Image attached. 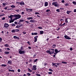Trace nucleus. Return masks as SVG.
<instances>
[{"label":"nucleus","mask_w":76,"mask_h":76,"mask_svg":"<svg viewBox=\"0 0 76 76\" xmlns=\"http://www.w3.org/2000/svg\"><path fill=\"white\" fill-rule=\"evenodd\" d=\"M31 35H38V33H31Z\"/></svg>","instance_id":"obj_9"},{"label":"nucleus","mask_w":76,"mask_h":76,"mask_svg":"<svg viewBox=\"0 0 76 76\" xmlns=\"http://www.w3.org/2000/svg\"><path fill=\"white\" fill-rule=\"evenodd\" d=\"M25 22L27 23H29V22L28 21H26Z\"/></svg>","instance_id":"obj_59"},{"label":"nucleus","mask_w":76,"mask_h":76,"mask_svg":"<svg viewBox=\"0 0 76 76\" xmlns=\"http://www.w3.org/2000/svg\"><path fill=\"white\" fill-rule=\"evenodd\" d=\"M18 3H19L20 5H24L25 4V3H24L23 2H19Z\"/></svg>","instance_id":"obj_8"},{"label":"nucleus","mask_w":76,"mask_h":76,"mask_svg":"<svg viewBox=\"0 0 76 76\" xmlns=\"http://www.w3.org/2000/svg\"><path fill=\"white\" fill-rule=\"evenodd\" d=\"M38 60V59H37L34 61V62H36Z\"/></svg>","instance_id":"obj_45"},{"label":"nucleus","mask_w":76,"mask_h":76,"mask_svg":"<svg viewBox=\"0 0 76 76\" xmlns=\"http://www.w3.org/2000/svg\"><path fill=\"white\" fill-rule=\"evenodd\" d=\"M64 38H66V39H71V38H70V37H69V36L65 35L64 36Z\"/></svg>","instance_id":"obj_5"},{"label":"nucleus","mask_w":76,"mask_h":76,"mask_svg":"<svg viewBox=\"0 0 76 76\" xmlns=\"http://www.w3.org/2000/svg\"><path fill=\"white\" fill-rule=\"evenodd\" d=\"M21 50H23V47H22L21 48Z\"/></svg>","instance_id":"obj_33"},{"label":"nucleus","mask_w":76,"mask_h":76,"mask_svg":"<svg viewBox=\"0 0 76 76\" xmlns=\"http://www.w3.org/2000/svg\"><path fill=\"white\" fill-rule=\"evenodd\" d=\"M12 32H15V30H12Z\"/></svg>","instance_id":"obj_31"},{"label":"nucleus","mask_w":76,"mask_h":76,"mask_svg":"<svg viewBox=\"0 0 76 76\" xmlns=\"http://www.w3.org/2000/svg\"><path fill=\"white\" fill-rule=\"evenodd\" d=\"M36 75L37 76H41V75H40V74H38V75L37 74Z\"/></svg>","instance_id":"obj_48"},{"label":"nucleus","mask_w":76,"mask_h":76,"mask_svg":"<svg viewBox=\"0 0 76 76\" xmlns=\"http://www.w3.org/2000/svg\"><path fill=\"white\" fill-rule=\"evenodd\" d=\"M13 17L15 18H15V20H17V19H20V18L21 17V16L19 14L17 15H13Z\"/></svg>","instance_id":"obj_1"},{"label":"nucleus","mask_w":76,"mask_h":76,"mask_svg":"<svg viewBox=\"0 0 76 76\" xmlns=\"http://www.w3.org/2000/svg\"><path fill=\"white\" fill-rule=\"evenodd\" d=\"M59 26H63V24H62V23H61V24H60Z\"/></svg>","instance_id":"obj_53"},{"label":"nucleus","mask_w":76,"mask_h":76,"mask_svg":"<svg viewBox=\"0 0 76 76\" xmlns=\"http://www.w3.org/2000/svg\"><path fill=\"white\" fill-rule=\"evenodd\" d=\"M18 72H20V70L19 69H18Z\"/></svg>","instance_id":"obj_52"},{"label":"nucleus","mask_w":76,"mask_h":76,"mask_svg":"<svg viewBox=\"0 0 76 76\" xmlns=\"http://www.w3.org/2000/svg\"><path fill=\"white\" fill-rule=\"evenodd\" d=\"M24 21V20H20L19 22H23Z\"/></svg>","instance_id":"obj_21"},{"label":"nucleus","mask_w":76,"mask_h":76,"mask_svg":"<svg viewBox=\"0 0 76 76\" xmlns=\"http://www.w3.org/2000/svg\"><path fill=\"white\" fill-rule=\"evenodd\" d=\"M8 64H11V61H9L8 62Z\"/></svg>","instance_id":"obj_24"},{"label":"nucleus","mask_w":76,"mask_h":76,"mask_svg":"<svg viewBox=\"0 0 76 76\" xmlns=\"http://www.w3.org/2000/svg\"><path fill=\"white\" fill-rule=\"evenodd\" d=\"M54 66H55V67H58V66H57V65H56V64L54 65Z\"/></svg>","instance_id":"obj_55"},{"label":"nucleus","mask_w":76,"mask_h":76,"mask_svg":"<svg viewBox=\"0 0 76 76\" xmlns=\"http://www.w3.org/2000/svg\"><path fill=\"white\" fill-rule=\"evenodd\" d=\"M55 6L56 7H58V4L57 3L55 5Z\"/></svg>","instance_id":"obj_22"},{"label":"nucleus","mask_w":76,"mask_h":76,"mask_svg":"<svg viewBox=\"0 0 76 76\" xmlns=\"http://www.w3.org/2000/svg\"><path fill=\"white\" fill-rule=\"evenodd\" d=\"M5 47H9V45H8V44H6L4 45Z\"/></svg>","instance_id":"obj_15"},{"label":"nucleus","mask_w":76,"mask_h":76,"mask_svg":"<svg viewBox=\"0 0 76 76\" xmlns=\"http://www.w3.org/2000/svg\"><path fill=\"white\" fill-rule=\"evenodd\" d=\"M45 6H48V2H45Z\"/></svg>","instance_id":"obj_11"},{"label":"nucleus","mask_w":76,"mask_h":76,"mask_svg":"<svg viewBox=\"0 0 76 76\" xmlns=\"http://www.w3.org/2000/svg\"><path fill=\"white\" fill-rule=\"evenodd\" d=\"M40 34H44V32L43 31H40Z\"/></svg>","instance_id":"obj_13"},{"label":"nucleus","mask_w":76,"mask_h":76,"mask_svg":"<svg viewBox=\"0 0 76 76\" xmlns=\"http://www.w3.org/2000/svg\"><path fill=\"white\" fill-rule=\"evenodd\" d=\"M56 64V63H52V66H55Z\"/></svg>","instance_id":"obj_25"},{"label":"nucleus","mask_w":76,"mask_h":76,"mask_svg":"<svg viewBox=\"0 0 76 76\" xmlns=\"http://www.w3.org/2000/svg\"><path fill=\"white\" fill-rule=\"evenodd\" d=\"M62 63H64V64H67V62L64 61L62 62Z\"/></svg>","instance_id":"obj_27"},{"label":"nucleus","mask_w":76,"mask_h":76,"mask_svg":"<svg viewBox=\"0 0 76 76\" xmlns=\"http://www.w3.org/2000/svg\"><path fill=\"white\" fill-rule=\"evenodd\" d=\"M20 26L19 25H17L16 26V28H20Z\"/></svg>","instance_id":"obj_18"},{"label":"nucleus","mask_w":76,"mask_h":76,"mask_svg":"<svg viewBox=\"0 0 76 76\" xmlns=\"http://www.w3.org/2000/svg\"><path fill=\"white\" fill-rule=\"evenodd\" d=\"M55 46H56V45H53V48H54L55 47Z\"/></svg>","instance_id":"obj_38"},{"label":"nucleus","mask_w":76,"mask_h":76,"mask_svg":"<svg viewBox=\"0 0 76 76\" xmlns=\"http://www.w3.org/2000/svg\"><path fill=\"white\" fill-rule=\"evenodd\" d=\"M11 7H12V8H15V6L12 5L11 6Z\"/></svg>","instance_id":"obj_19"},{"label":"nucleus","mask_w":76,"mask_h":76,"mask_svg":"<svg viewBox=\"0 0 76 76\" xmlns=\"http://www.w3.org/2000/svg\"><path fill=\"white\" fill-rule=\"evenodd\" d=\"M13 37H14V38H15H15H16V39L17 38V37H16V36H14Z\"/></svg>","instance_id":"obj_43"},{"label":"nucleus","mask_w":76,"mask_h":76,"mask_svg":"<svg viewBox=\"0 0 76 76\" xmlns=\"http://www.w3.org/2000/svg\"><path fill=\"white\" fill-rule=\"evenodd\" d=\"M27 75L28 76H30L31 75V74H30L29 73H27Z\"/></svg>","instance_id":"obj_30"},{"label":"nucleus","mask_w":76,"mask_h":76,"mask_svg":"<svg viewBox=\"0 0 76 76\" xmlns=\"http://www.w3.org/2000/svg\"><path fill=\"white\" fill-rule=\"evenodd\" d=\"M24 13H24V12H21V14L22 15H24Z\"/></svg>","instance_id":"obj_46"},{"label":"nucleus","mask_w":76,"mask_h":76,"mask_svg":"<svg viewBox=\"0 0 76 76\" xmlns=\"http://www.w3.org/2000/svg\"><path fill=\"white\" fill-rule=\"evenodd\" d=\"M72 3H73V4H75V5H76V2H73Z\"/></svg>","instance_id":"obj_32"},{"label":"nucleus","mask_w":76,"mask_h":76,"mask_svg":"<svg viewBox=\"0 0 76 76\" xmlns=\"http://www.w3.org/2000/svg\"><path fill=\"white\" fill-rule=\"evenodd\" d=\"M23 34H26V32H23Z\"/></svg>","instance_id":"obj_61"},{"label":"nucleus","mask_w":76,"mask_h":76,"mask_svg":"<svg viewBox=\"0 0 76 76\" xmlns=\"http://www.w3.org/2000/svg\"><path fill=\"white\" fill-rule=\"evenodd\" d=\"M50 10H46V12H50Z\"/></svg>","instance_id":"obj_37"},{"label":"nucleus","mask_w":76,"mask_h":76,"mask_svg":"<svg viewBox=\"0 0 76 76\" xmlns=\"http://www.w3.org/2000/svg\"><path fill=\"white\" fill-rule=\"evenodd\" d=\"M61 2L62 3H64V0H62Z\"/></svg>","instance_id":"obj_56"},{"label":"nucleus","mask_w":76,"mask_h":76,"mask_svg":"<svg viewBox=\"0 0 76 76\" xmlns=\"http://www.w3.org/2000/svg\"><path fill=\"white\" fill-rule=\"evenodd\" d=\"M26 11H28L29 10V9H26Z\"/></svg>","instance_id":"obj_63"},{"label":"nucleus","mask_w":76,"mask_h":76,"mask_svg":"<svg viewBox=\"0 0 76 76\" xmlns=\"http://www.w3.org/2000/svg\"><path fill=\"white\" fill-rule=\"evenodd\" d=\"M35 13L36 15H39V12H35Z\"/></svg>","instance_id":"obj_29"},{"label":"nucleus","mask_w":76,"mask_h":76,"mask_svg":"<svg viewBox=\"0 0 76 76\" xmlns=\"http://www.w3.org/2000/svg\"><path fill=\"white\" fill-rule=\"evenodd\" d=\"M5 19V17H3L2 18V20H4Z\"/></svg>","instance_id":"obj_51"},{"label":"nucleus","mask_w":76,"mask_h":76,"mask_svg":"<svg viewBox=\"0 0 76 76\" xmlns=\"http://www.w3.org/2000/svg\"><path fill=\"white\" fill-rule=\"evenodd\" d=\"M5 53L6 54H9V52L6 51L5 52Z\"/></svg>","instance_id":"obj_16"},{"label":"nucleus","mask_w":76,"mask_h":76,"mask_svg":"<svg viewBox=\"0 0 76 76\" xmlns=\"http://www.w3.org/2000/svg\"><path fill=\"white\" fill-rule=\"evenodd\" d=\"M65 5L66 6H68V5H69V4H65Z\"/></svg>","instance_id":"obj_50"},{"label":"nucleus","mask_w":76,"mask_h":76,"mask_svg":"<svg viewBox=\"0 0 76 76\" xmlns=\"http://www.w3.org/2000/svg\"><path fill=\"white\" fill-rule=\"evenodd\" d=\"M37 39H35L34 42H37Z\"/></svg>","instance_id":"obj_54"},{"label":"nucleus","mask_w":76,"mask_h":76,"mask_svg":"<svg viewBox=\"0 0 76 76\" xmlns=\"http://www.w3.org/2000/svg\"><path fill=\"white\" fill-rule=\"evenodd\" d=\"M33 19V18H32V17H29V18H27L28 20H30V19Z\"/></svg>","instance_id":"obj_12"},{"label":"nucleus","mask_w":76,"mask_h":76,"mask_svg":"<svg viewBox=\"0 0 76 76\" xmlns=\"http://www.w3.org/2000/svg\"><path fill=\"white\" fill-rule=\"evenodd\" d=\"M1 66L2 67H6V66H7L6 65H4V64H2L1 65Z\"/></svg>","instance_id":"obj_17"},{"label":"nucleus","mask_w":76,"mask_h":76,"mask_svg":"<svg viewBox=\"0 0 76 76\" xmlns=\"http://www.w3.org/2000/svg\"><path fill=\"white\" fill-rule=\"evenodd\" d=\"M34 20H30V22H31V23H33V22H34Z\"/></svg>","instance_id":"obj_41"},{"label":"nucleus","mask_w":76,"mask_h":76,"mask_svg":"<svg viewBox=\"0 0 76 76\" xmlns=\"http://www.w3.org/2000/svg\"><path fill=\"white\" fill-rule=\"evenodd\" d=\"M28 48H29V49H31V47H28Z\"/></svg>","instance_id":"obj_62"},{"label":"nucleus","mask_w":76,"mask_h":76,"mask_svg":"<svg viewBox=\"0 0 76 76\" xmlns=\"http://www.w3.org/2000/svg\"><path fill=\"white\" fill-rule=\"evenodd\" d=\"M37 38H38V36H36L34 37V38L35 39H37Z\"/></svg>","instance_id":"obj_23"},{"label":"nucleus","mask_w":76,"mask_h":76,"mask_svg":"<svg viewBox=\"0 0 76 76\" xmlns=\"http://www.w3.org/2000/svg\"><path fill=\"white\" fill-rule=\"evenodd\" d=\"M36 67V66L34 65L33 66V68L32 69V70H36V69H37Z\"/></svg>","instance_id":"obj_6"},{"label":"nucleus","mask_w":76,"mask_h":76,"mask_svg":"<svg viewBox=\"0 0 76 76\" xmlns=\"http://www.w3.org/2000/svg\"><path fill=\"white\" fill-rule=\"evenodd\" d=\"M57 3V2H53L52 5H54L55 6Z\"/></svg>","instance_id":"obj_10"},{"label":"nucleus","mask_w":76,"mask_h":76,"mask_svg":"<svg viewBox=\"0 0 76 76\" xmlns=\"http://www.w3.org/2000/svg\"><path fill=\"white\" fill-rule=\"evenodd\" d=\"M49 70V71H51V72H53V70L51 69H50Z\"/></svg>","instance_id":"obj_42"},{"label":"nucleus","mask_w":76,"mask_h":76,"mask_svg":"<svg viewBox=\"0 0 76 76\" xmlns=\"http://www.w3.org/2000/svg\"><path fill=\"white\" fill-rule=\"evenodd\" d=\"M65 24H66V23H64L63 24H62L63 26L64 25H65Z\"/></svg>","instance_id":"obj_57"},{"label":"nucleus","mask_w":76,"mask_h":76,"mask_svg":"<svg viewBox=\"0 0 76 76\" xmlns=\"http://www.w3.org/2000/svg\"><path fill=\"white\" fill-rule=\"evenodd\" d=\"M19 52L20 54H23L25 53V51H22L20 49L19 50Z\"/></svg>","instance_id":"obj_2"},{"label":"nucleus","mask_w":76,"mask_h":76,"mask_svg":"<svg viewBox=\"0 0 76 76\" xmlns=\"http://www.w3.org/2000/svg\"><path fill=\"white\" fill-rule=\"evenodd\" d=\"M46 52L49 53L50 54H53L54 53V51H50L49 50H47L46 51Z\"/></svg>","instance_id":"obj_4"},{"label":"nucleus","mask_w":76,"mask_h":76,"mask_svg":"<svg viewBox=\"0 0 76 76\" xmlns=\"http://www.w3.org/2000/svg\"><path fill=\"white\" fill-rule=\"evenodd\" d=\"M74 12H76V9H75L74 10Z\"/></svg>","instance_id":"obj_60"},{"label":"nucleus","mask_w":76,"mask_h":76,"mask_svg":"<svg viewBox=\"0 0 76 76\" xmlns=\"http://www.w3.org/2000/svg\"><path fill=\"white\" fill-rule=\"evenodd\" d=\"M72 50H73V49H72V48H70V50H71V51H72Z\"/></svg>","instance_id":"obj_58"},{"label":"nucleus","mask_w":76,"mask_h":76,"mask_svg":"<svg viewBox=\"0 0 76 76\" xmlns=\"http://www.w3.org/2000/svg\"><path fill=\"white\" fill-rule=\"evenodd\" d=\"M38 28H39V29H42V27H38Z\"/></svg>","instance_id":"obj_26"},{"label":"nucleus","mask_w":76,"mask_h":76,"mask_svg":"<svg viewBox=\"0 0 76 76\" xmlns=\"http://www.w3.org/2000/svg\"><path fill=\"white\" fill-rule=\"evenodd\" d=\"M12 26H15L16 25H15V24L13 23V24H12Z\"/></svg>","instance_id":"obj_44"},{"label":"nucleus","mask_w":76,"mask_h":76,"mask_svg":"<svg viewBox=\"0 0 76 76\" xmlns=\"http://www.w3.org/2000/svg\"><path fill=\"white\" fill-rule=\"evenodd\" d=\"M28 70L30 72H32V70H31L29 69H28Z\"/></svg>","instance_id":"obj_20"},{"label":"nucleus","mask_w":76,"mask_h":76,"mask_svg":"<svg viewBox=\"0 0 76 76\" xmlns=\"http://www.w3.org/2000/svg\"><path fill=\"white\" fill-rule=\"evenodd\" d=\"M8 26H9V24H7V23L5 24L4 27H5V28H8Z\"/></svg>","instance_id":"obj_7"},{"label":"nucleus","mask_w":76,"mask_h":76,"mask_svg":"<svg viewBox=\"0 0 76 76\" xmlns=\"http://www.w3.org/2000/svg\"><path fill=\"white\" fill-rule=\"evenodd\" d=\"M15 31L16 32H18V31H19V30L18 29H16L15 30Z\"/></svg>","instance_id":"obj_28"},{"label":"nucleus","mask_w":76,"mask_h":76,"mask_svg":"<svg viewBox=\"0 0 76 76\" xmlns=\"http://www.w3.org/2000/svg\"><path fill=\"white\" fill-rule=\"evenodd\" d=\"M48 73L49 74V75H51V74H52V72H48Z\"/></svg>","instance_id":"obj_39"},{"label":"nucleus","mask_w":76,"mask_h":76,"mask_svg":"<svg viewBox=\"0 0 76 76\" xmlns=\"http://www.w3.org/2000/svg\"><path fill=\"white\" fill-rule=\"evenodd\" d=\"M9 72H14V71L13 70H9Z\"/></svg>","instance_id":"obj_36"},{"label":"nucleus","mask_w":76,"mask_h":76,"mask_svg":"<svg viewBox=\"0 0 76 76\" xmlns=\"http://www.w3.org/2000/svg\"><path fill=\"white\" fill-rule=\"evenodd\" d=\"M56 11L58 12H60V10L59 9L56 10Z\"/></svg>","instance_id":"obj_35"},{"label":"nucleus","mask_w":76,"mask_h":76,"mask_svg":"<svg viewBox=\"0 0 76 76\" xmlns=\"http://www.w3.org/2000/svg\"><path fill=\"white\" fill-rule=\"evenodd\" d=\"M70 18H67L65 20V22L67 23H69L70 22Z\"/></svg>","instance_id":"obj_3"},{"label":"nucleus","mask_w":76,"mask_h":76,"mask_svg":"<svg viewBox=\"0 0 76 76\" xmlns=\"http://www.w3.org/2000/svg\"><path fill=\"white\" fill-rule=\"evenodd\" d=\"M55 53H58V50L57 49H55Z\"/></svg>","instance_id":"obj_14"},{"label":"nucleus","mask_w":76,"mask_h":76,"mask_svg":"<svg viewBox=\"0 0 76 76\" xmlns=\"http://www.w3.org/2000/svg\"><path fill=\"white\" fill-rule=\"evenodd\" d=\"M15 24H17V23H17V22H15Z\"/></svg>","instance_id":"obj_64"},{"label":"nucleus","mask_w":76,"mask_h":76,"mask_svg":"<svg viewBox=\"0 0 76 76\" xmlns=\"http://www.w3.org/2000/svg\"><path fill=\"white\" fill-rule=\"evenodd\" d=\"M66 13H67V14H69V11H68Z\"/></svg>","instance_id":"obj_49"},{"label":"nucleus","mask_w":76,"mask_h":76,"mask_svg":"<svg viewBox=\"0 0 76 76\" xmlns=\"http://www.w3.org/2000/svg\"><path fill=\"white\" fill-rule=\"evenodd\" d=\"M15 20H16L15 19V18L14 19H13L12 20H11V22H14V21H15Z\"/></svg>","instance_id":"obj_34"},{"label":"nucleus","mask_w":76,"mask_h":76,"mask_svg":"<svg viewBox=\"0 0 76 76\" xmlns=\"http://www.w3.org/2000/svg\"><path fill=\"white\" fill-rule=\"evenodd\" d=\"M29 10L30 11H32V9H29Z\"/></svg>","instance_id":"obj_47"},{"label":"nucleus","mask_w":76,"mask_h":76,"mask_svg":"<svg viewBox=\"0 0 76 76\" xmlns=\"http://www.w3.org/2000/svg\"><path fill=\"white\" fill-rule=\"evenodd\" d=\"M13 15H11L10 16V18H12L13 17Z\"/></svg>","instance_id":"obj_40"}]
</instances>
